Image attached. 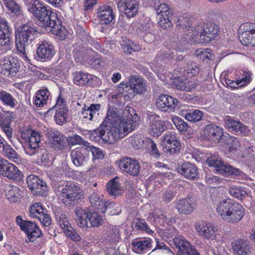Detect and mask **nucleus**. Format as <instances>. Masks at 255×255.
I'll return each mask as SVG.
<instances>
[{
	"mask_svg": "<svg viewBox=\"0 0 255 255\" xmlns=\"http://www.w3.org/2000/svg\"><path fill=\"white\" fill-rule=\"evenodd\" d=\"M162 146L164 152L167 154H174L179 151L181 145L179 141H175L174 142Z\"/></svg>",
	"mask_w": 255,
	"mask_h": 255,
	"instance_id": "obj_59",
	"label": "nucleus"
},
{
	"mask_svg": "<svg viewBox=\"0 0 255 255\" xmlns=\"http://www.w3.org/2000/svg\"><path fill=\"white\" fill-rule=\"evenodd\" d=\"M70 157L73 164L76 167L84 166L88 158L83 147H77L71 151Z\"/></svg>",
	"mask_w": 255,
	"mask_h": 255,
	"instance_id": "obj_30",
	"label": "nucleus"
},
{
	"mask_svg": "<svg viewBox=\"0 0 255 255\" xmlns=\"http://www.w3.org/2000/svg\"><path fill=\"white\" fill-rule=\"evenodd\" d=\"M122 48L125 53L130 54L132 52H138L141 50V47L129 40L122 44Z\"/></svg>",
	"mask_w": 255,
	"mask_h": 255,
	"instance_id": "obj_60",
	"label": "nucleus"
},
{
	"mask_svg": "<svg viewBox=\"0 0 255 255\" xmlns=\"http://www.w3.org/2000/svg\"><path fill=\"white\" fill-rule=\"evenodd\" d=\"M26 182L29 188L35 195L45 196L47 190L46 184L37 176L30 175L26 178Z\"/></svg>",
	"mask_w": 255,
	"mask_h": 255,
	"instance_id": "obj_16",
	"label": "nucleus"
},
{
	"mask_svg": "<svg viewBox=\"0 0 255 255\" xmlns=\"http://www.w3.org/2000/svg\"><path fill=\"white\" fill-rule=\"evenodd\" d=\"M97 14L99 20L103 24L110 23L115 18L112 7L108 5L99 6Z\"/></svg>",
	"mask_w": 255,
	"mask_h": 255,
	"instance_id": "obj_33",
	"label": "nucleus"
},
{
	"mask_svg": "<svg viewBox=\"0 0 255 255\" xmlns=\"http://www.w3.org/2000/svg\"><path fill=\"white\" fill-rule=\"evenodd\" d=\"M162 138L161 145L162 146L174 142L175 141H179L176 136L175 133L172 131L166 132L164 135L162 136Z\"/></svg>",
	"mask_w": 255,
	"mask_h": 255,
	"instance_id": "obj_61",
	"label": "nucleus"
},
{
	"mask_svg": "<svg viewBox=\"0 0 255 255\" xmlns=\"http://www.w3.org/2000/svg\"><path fill=\"white\" fill-rule=\"evenodd\" d=\"M101 109V105L91 104L90 106H85L82 109L81 116L84 119L92 121L94 118H97Z\"/></svg>",
	"mask_w": 255,
	"mask_h": 255,
	"instance_id": "obj_40",
	"label": "nucleus"
},
{
	"mask_svg": "<svg viewBox=\"0 0 255 255\" xmlns=\"http://www.w3.org/2000/svg\"><path fill=\"white\" fill-rule=\"evenodd\" d=\"M252 80V73L250 72L242 71L238 77L237 81L239 87H241L249 84Z\"/></svg>",
	"mask_w": 255,
	"mask_h": 255,
	"instance_id": "obj_58",
	"label": "nucleus"
},
{
	"mask_svg": "<svg viewBox=\"0 0 255 255\" xmlns=\"http://www.w3.org/2000/svg\"><path fill=\"white\" fill-rule=\"evenodd\" d=\"M105 241L114 243L118 242L120 239L119 231L117 228L109 227L106 230Z\"/></svg>",
	"mask_w": 255,
	"mask_h": 255,
	"instance_id": "obj_49",
	"label": "nucleus"
},
{
	"mask_svg": "<svg viewBox=\"0 0 255 255\" xmlns=\"http://www.w3.org/2000/svg\"><path fill=\"white\" fill-rule=\"evenodd\" d=\"M72 76L73 83L81 87L91 84L92 81L97 78L95 76L82 70L74 72Z\"/></svg>",
	"mask_w": 255,
	"mask_h": 255,
	"instance_id": "obj_29",
	"label": "nucleus"
},
{
	"mask_svg": "<svg viewBox=\"0 0 255 255\" xmlns=\"http://www.w3.org/2000/svg\"><path fill=\"white\" fill-rule=\"evenodd\" d=\"M135 227L137 230H139L145 232L148 234H152L153 232L150 228L146 222L141 219H137L135 222Z\"/></svg>",
	"mask_w": 255,
	"mask_h": 255,
	"instance_id": "obj_64",
	"label": "nucleus"
},
{
	"mask_svg": "<svg viewBox=\"0 0 255 255\" xmlns=\"http://www.w3.org/2000/svg\"><path fill=\"white\" fill-rule=\"evenodd\" d=\"M166 128L165 122L161 121L159 116L155 114L151 115L148 125V130L151 135L158 137Z\"/></svg>",
	"mask_w": 255,
	"mask_h": 255,
	"instance_id": "obj_23",
	"label": "nucleus"
},
{
	"mask_svg": "<svg viewBox=\"0 0 255 255\" xmlns=\"http://www.w3.org/2000/svg\"><path fill=\"white\" fill-rule=\"evenodd\" d=\"M176 170L179 173L188 179L195 180L199 178L197 167L189 162H185L178 165Z\"/></svg>",
	"mask_w": 255,
	"mask_h": 255,
	"instance_id": "obj_25",
	"label": "nucleus"
},
{
	"mask_svg": "<svg viewBox=\"0 0 255 255\" xmlns=\"http://www.w3.org/2000/svg\"><path fill=\"white\" fill-rule=\"evenodd\" d=\"M153 218L154 222L159 226L164 227L165 223H167L170 219H169L165 216L162 211L160 210H154L151 214Z\"/></svg>",
	"mask_w": 255,
	"mask_h": 255,
	"instance_id": "obj_48",
	"label": "nucleus"
},
{
	"mask_svg": "<svg viewBox=\"0 0 255 255\" xmlns=\"http://www.w3.org/2000/svg\"><path fill=\"white\" fill-rule=\"evenodd\" d=\"M119 179L120 178L116 177L110 180L107 184V191L110 195L115 197L122 192L123 190Z\"/></svg>",
	"mask_w": 255,
	"mask_h": 255,
	"instance_id": "obj_41",
	"label": "nucleus"
},
{
	"mask_svg": "<svg viewBox=\"0 0 255 255\" xmlns=\"http://www.w3.org/2000/svg\"><path fill=\"white\" fill-rule=\"evenodd\" d=\"M54 119L57 124L62 125L66 121L68 110L66 107H60L56 109Z\"/></svg>",
	"mask_w": 255,
	"mask_h": 255,
	"instance_id": "obj_52",
	"label": "nucleus"
},
{
	"mask_svg": "<svg viewBox=\"0 0 255 255\" xmlns=\"http://www.w3.org/2000/svg\"><path fill=\"white\" fill-rule=\"evenodd\" d=\"M195 207L194 199L189 196L182 199H177L175 201V208L181 214L191 213Z\"/></svg>",
	"mask_w": 255,
	"mask_h": 255,
	"instance_id": "obj_24",
	"label": "nucleus"
},
{
	"mask_svg": "<svg viewBox=\"0 0 255 255\" xmlns=\"http://www.w3.org/2000/svg\"><path fill=\"white\" fill-rule=\"evenodd\" d=\"M178 25L183 29L188 28L186 39L191 42L208 43L212 41L219 34V26L214 22L206 23H200L197 25L190 26L191 21L188 17H179Z\"/></svg>",
	"mask_w": 255,
	"mask_h": 255,
	"instance_id": "obj_2",
	"label": "nucleus"
},
{
	"mask_svg": "<svg viewBox=\"0 0 255 255\" xmlns=\"http://www.w3.org/2000/svg\"><path fill=\"white\" fill-rule=\"evenodd\" d=\"M17 59L10 57L4 59L0 67V72L6 76H14L19 70V65Z\"/></svg>",
	"mask_w": 255,
	"mask_h": 255,
	"instance_id": "obj_21",
	"label": "nucleus"
},
{
	"mask_svg": "<svg viewBox=\"0 0 255 255\" xmlns=\"http://www.w3.org/2000/svg\"><path fill=\"white\" fill-rule=\"evenodd\" d=\"M216 211L223 220L230 223H238L245 214V208L231 199H224L220 202L217 205Z\"/></svg>",
	"mask_w": 255,
	"mask_h": 255,
	"instance_id": "obj_4",
	"label": "nucleus"
},
{
	"mask_svg": "<svg viewBox=\"0 0 255 255\" xmlns=\"http://www.w3.org/2000/svg\"><path fill=\"white\" fill-rule=\"evenodd\" d=\"M223 133V128L214 124L208 125L203 130V136L205 139L213 141H219Z\"/></svg>",
	"mask_w": 255,
	"mask_h": 255,
	"instance_id": "obj_28",
	"label": "nucleus"
},
{
	"mask_svg": "<svg viewBox=\"0 0 255 255\" xmlns=\"http://www.w3.org/2000/svg\"><path fill=\"white\" fill-rule=\"evenodd\" d=\"M157 2H155V4L157 3V5H155L154 6L155 8V10H156L157 14L159 16H171L172 12L171 9L170 8L168 5L166 4L165 3H160V1L158 0H156Z\"/></svg>",
	"mask_w": 255,
	"mask_h": 255,
	"instance_id": "obj_50",
	"label": "nucleus"
},
{
	"mask_svg": "<svg viewBox=\"0 0 255 255\" xmlns=\"http://www.w3.org/2000/svg\"><path fill=\"white\" fill-rule=\"evenodd\" d=\"M223 146L229 151H232L240 147V143L237 137L230 135L225 136L223 138Z\"/></svg>",
	"mask_w": 255,
	"mask_h": 255,
	"instance_id": "obj_44",
	"label": "nucleus"
},
{
	"mask_svg": "<svg viewBox=\"0 0 255 255\" xmlns=\"http://www.w3.org/2000/svg\"><path fill=\"white\" fill-rule=\"evenodd\" d=\"M200 70V67L197 63L191 62L187 64L186 69L182 71H180V73H183L180 75H182L184 77H192L198 75Z\"/></svg>",
	"mask_w": 255,
	"mask_h": 255,
	"instance_id": "obj_47",
	"label": "nucleus"
},
{
	"mask_svg": "<svg viewBox=\"0 0 255 255\" xmlns=\"http://www.w3.org/2000/svg\"><path fill=\"white\" fill-rule=\"evenodd\" d=\"M106 126L102 124L97 129L91 131L90 138L91 140L99 141L102 139L105 142L114 143L120 139V135L117 132H113L112 130L106 129Z\"/></svg>",
	"mask_w": 255,
	"mask_h": 255,
	"instance_id": "obj_10",
	"label": "nucleus"
},
{
	"mask_svg": "<svg viewBox=\"0 0 255 255\" xmlns=\"http://www.w3.org/2000/svg\"><path fill=\"white\" fill-rule=\"evenodd\" d=\"M4 194L6 198L11 203L19 202L22 196L21 190L18 187L11 184L5 186Z\"/></svg>",
	"mask_w": 255,
	"mask_h": 255,
	"instance_id": "obj_32",
	"label": "nucleus"
},
{
	"mask_svg": "<svg viewBox=\"0 0 255 255\" xmlns=\"http://www.w3.org/2000/svg\"><path fill=\"white\" fill-rule=\"evenodd\" d=\"M12 29L9 26L4 18L0 17V47L3 46L5 49H9L11 41L9 35Z\"/></svg>",
	"mask_w": 255,
	"mask_h": 255,
	"instance_id": "obj_20",
	"label": "nucleus"
},
{
	"mask_svg": "<svg viewBox=\"0 0 255 255\" xmlns=\"http://www.w3.org/2000/svg\"><path fill=\"white\" fill-rule=\"evenodd\" d=\"M16 221L20 229L27 235V242H33L42 235L40 229L35 223L23 220L20 216H17Z\"/></svg>",
	"mask_w": 255,
	"mask_h": 255,
	"instance_id": "obj_11",
	"label": "nucleus"
},
{
	"mask_svg": "<svg viewBox=\"0 0 255 255\" xmlns=\"http://www.w3.org/2000/svg\"><path fill=\"white\" fill-rule=\"evenodd\" d=\"M241 43L245 46H255V33L252 34H242L240 36Z\"/></svg>",
	"mask_w": 255,
	"mask_h": 255,
	"instance_id": "obj_57",
	"label": "nucleus"
},
{
	"mask_svg": "<svg viewBox=\"0 0 255 255\" xmlns=\"http://www.w3.org/2000/svg\"><path fill=\"white\" fill-rule=\"evenodd\" d=\"M225 123L227 127L237 134L246 135L250 131L249 128L239 121L230 119L226 120Z\"/></svg>",
	"mask_w": 255,
	"mask_h": 255,
	"instance_id": "obj_34",
	"label": "nucleus"
},
{
	"mask_svg": "<svg viewBox=\"0 0 255 255\" xmlns=\"http://www.w3.org/2000/svg\"><path fill=\"white\" fill-rule=\"evenodd\" d=\"M117 164L121 170L130 175L135 176L139 173V163L134 158L123 157L117 161Z\"/></svg>",
	"mask_w": 255,
	"mask_h": 255,
	"instance_id": "obj_12",
	"label": "nucleus"
},
{
	"mask_svg": "<svg viewBox=\"0 0 255 255\" xmlns=\"http://www.w3.org/2000/svg\"><path fill=\"white\" fill-rule=\"evenodd\" d=\"M84 59L95 69H100L105 65V62L101 56L91 49L86 50Z\"/></svg>",
	"mask_w": 255,
	"mask_h": 255,
	"instance_id": "obj_31",
	"label": "nucleus"
},
{
	"mask_svg": "<svg viewBox=\"0 0 255 255\" xmlns=\"http://www.w3.org/2000/svg\"><path fill=\"white\" fill-rule=\"evenodd\" d=\"M206 163L210 166L215 167L217 172L222 175L241 176L243 173L239 168L225 163L223 160L215 156L209 157L206 160Z\"/></svg>",
	"mask_w": 255,
	"mask_h": 255,
	"instance_id": "obj_9",
	"label": "nucleus"
},
{
	"mask_svg": "<svg viewBox=\"0 0 255 255\" xmlns=\"http://www.w3.org/2000/svg\"><path fill=\"white\" fill-rule=\"evenodd\" d=\"M152 244L153 241L149 238L136 239L131 243V248L133 252L143 254L152 250Z\"/></svg>",
	"mask_w": 255,
	"mask_h": 255,
	"instance_id": "obj_19",
	"label": "nucleus"
},
{
	"mask_svg": "<svg viewBox=\"0 0 255 255\" xmlns=\"http://www.w3.org/2000/svg\"><path fill=\"white\" fill-rule=\"evenodd\" d=\"M0 167V175L11 180L20 178L21 172L13 164L7 160L3 161Z\"/></svg>",
	"mask_w": 255,
	"mask_h": 255,
	"instance_id": "obj_22",
	"label": "nucleus"
},
{
	"mask_svg": "<svg viewBox=\"0 0 255 255\" xmlns=\"http://www.w3.org/2000/svg\"><path fill=\"white\" fill-rule=\"evenodd\" d=\"M13 119L14 116L12 112H3L0 114V126L11 142H12V129L10 126Z\"/></svg>",
	"mask_w": 255,
	"mask_h": 255,
	"instance_id": "obj_26",
	"label": "nucleus"
},
{
	"mask_svg": "<svg viewBox=\"0 0 255 255\" xmlns=\"http://www.w3.org/2000/svg\"><path fill=\"white\" fill-rule=\"evenodd\" d=\"M239 30L240 31L241 34H250L253 33H255V23H244L240 25Z\"/></svg>",
	"mask_w": 255,
	"mask_h": 255,
	"instance_id": "obj_62",
	"label": "nucleus"
},
{
	"mask_svg": "<svg viewBox=\"0 0 255 255\" xmlns=\"http://www.w3.org/2000/svg\"><path fill=\"white\" fill-rule=\"evenodd\" d=\"M232 247L236 255H247L252 250L249 242L244 240L235 241L232 244Z\"/></svg>",
	"mask_w": 255,
	"mask_h": 255,
	"instance_id": "obj_35",
	"label": "nucleus"
},
{
	"mask_svg": "<svg viewBox=\"0 0 255 255\" xmlns=\"http://www.w3.org/2000/svg\"><path fill=\"white\" fill-rule=\"evenodd\" d=\"M103 198V195L94 192L90 196L89 201L92 206L101 212L105 213L108 208L114 206L115 203L105 202Z\"/></svg>",
	"mask_w": 255,
	"mask_h": 255,
	"instance_id": "obj_27",
	"label": "nucleus"
},
{
	"mask_svg": "<svg viewBox=\"0 0 255 255\" xmlns=\"http://www.w3.org/2000/svg\"><path fill=\"white\" fill-rule=\"evenodd\" d=\"M50 96V92L47 89L38 91L34 100V104L37 107H43L47 103Z\"/></svg>",
	"mask_w": 255,
	"mask_h": 255,
	"instance_id": "obj_43",
	"label": "nucleus"
},
{
	"mask_svg": "<svg viewBox=\"0 0 255 255\" xmlns=\"http://www.w3.org/2000/svg\"><path fill=\"white\" fill-rule=\"evenodd\" d=\"M120 3L124 7L125 14L128 18L134 17L138 9L137 0H120Z\"/></svg>",
	"mask_w": 255,
	"mask_h": 255,
	"instance_id": "obj_36",
	"label": "nucleus"
},
{
	"mask_svg": "<svg viewBox=\"0 0 255 255\" xmlns=\"http://www.w3.org/2000/svg\"><path fill=\"white\" fill-rule=\"evenodd\" d=\"M83 196L82 190L73 184L66 185L61 190L59 198L65 205L74 204Z\"/></svg>",
	"mask_w": 255,
	"mask_h": 255,
	"instance_id": "obj_8",
	"label": "nucleus"
},
{
	"mask_svg": "<svg viewBox=\"0 0 255 255\" xmlns=\"http://www.w3.org/2000/svg\"><path fill=\"white\" fill-rule=\"evenodd\" d=\"M199 235L204 239L214 241L217 239L218 229L212 223L204 222L195 228Z\"/></svg>",
	"mask_w": 255,
	"mask_h": 255,
	"instance_id": "obj_15",
	"label": "nucleus"
},
{
	"mask_svg": "<svg viewBox=\"0 0 255 255\" xmlns=\"http://www.w3.org/2000/svg\"><path fill=\"white\" fill-rule=\"evenodd\" d=\"M138 120L137 115H132L129 109H125L123 111L110 107L103 124L106 126V129L109 128L113 132L119 133L121 138L135 129L138 125Z\"/></svg>",
	"mask_w": 255,
	"mask_h": 255,
	"instance_id": "obj_1",
	"label": "nucleus"
},
{
	"mask_svg": "<svg viewBox=\"0 0 255 255\" xmlns=\"http://www.w3.org/2000/svg\"><path fill=\"white\" fill-rule=\"evenodd\" d=\"M90 210L86 208H82L77 207L75 210L76 214V220L78 225L81 228H87L88 227L87 223L88 214Z\"/></svg>",
	"mask_w": 255,
	"mask_h": 255,
	"instance_id": "obj_39",
	"label": "nucleus"
},
{
	"mask_svg": "<svg viewBox=\"0 0 255 255\" xmlns=\"http://www.w3.org/2000/svg\"><path fill=\"white\" fill-rule=\"evenodd\" d=\"M173 242L177 249V255H201L196 248L182 236L175 237Z\"/></svg>",
	"mask_w": 255,
	"mask_h": 255,
	"instance_id": "obj_13",
	"label": "nucleus"
},
{
	"mask_svg": "<svg viewBox=\"0 0 255 255\" xmlns=\"http://www.w3.org/2000/svg\"><path fill=\"white\" fill-rule=\"evenodd\" d=\"M178 100L167 95L162 94L157 99L156 105L159 109L165 112H173L177 107Z\"/></svg>",
	"mask_w": 255,
	"mask_h": 255,
	"instance_id": "obj_17",
	"label": "nucleus"
},
{
	"mask_svg": "<svg viewBox=\"0 0 255 255\" xmlns=\"http://www.w3.org/2000/svg\"><path fill=\"white\" fill-rule=\"evenodd\" d=\"M37 34V31L35 27L24 25L22 27L18 35L15 36L16 48L25 60H29L26 54V47L31 44Z\"/></svg>",
	"mask_w": 255,
	"mask_h": 255,
	"instance_id": "obj_5",
	"label": "nucleus"
},
{
	"mask_svg": "<svg viewBox=\"0 0 255 255\" xmlns=\"http://www.w3.org/2000/svg\"><path fill=\"white\" fill-rule=\"evenodd\" d=\"M36 53L41 60H49L55 54L54 47L49 41L43 40L39 42Z\"/></svg>",
	"mask_w": 255,
	"mask_h": 255,
	"instance_id": "obj_18",
	"label": "nucleus"
},
{
	"mask_svg": "<svg viewBox=\"0 0 255 255\" xmlns=\"http://www.w3.org/2000/svg\"><path fill=\"white\" fill-rule=\"evenodd\" d=\"M180 115L185 119L193 123H196L202 120L203 113L199 110H189L188 111L182 110Z\"/></svg>",
	"mask_w": 255,
	"mask_h": 255,
	"instance_id": "obj_42",
	"label": "nucleus"
},
{
	"mask_svg": "<svg viewBox=\"0 0 255 255\" xmlns=\"http://www.w3.org/2000/svg\"><path fill=\"white\" fill-rule=\"evenodd\" d=\"M171 121L180 132H185L188 128V125L181 118L176 116L171 117Z\"/></svg>",
	"mask_w": 255,
	"mask_h": 255,
	"instance_id": "obj_56",
	"label": "nucleus"
},
{
	"mask_svg": "<svg viewBox=\"0 0 255 255\" xmlns=\"http://www.w3.org/2000/svg\"><path fill=\"white\" fill-rule=\"evenodd\" d=\"M88 219L89 221L91 227H98L102 224L103 219L102 217L99 215L97 212H92L90 210V213L88 214Z\"/></svg>",
	"mask_w": 255,
	"mask_h": 255,
	"instance_id": "obj_55",
	"label": "nucleus"
},
{
	"mask_svg": "<svg viewBox=\"0 0 255 255\" xmlns=\"http://www.w3.org/2000/svg\"><path fill=\"white\" fill-rule=\"evenodd\" d=\"M173 85L179 90L190 91L196 88L197 84L195 81L188 80L186 77L184 80L178 77L173 80Z\"/></svg>",
	"mask_w": 255,
	"mask_h": 255,
	"instance_id": "obj_38",
	"label": "nucleus"
},
{
	"mask_svg": "<svg viewBox=\"0 0 255 255\" xmlns=\"http://www.w3.org/2000/svg\"><path fill=\"white\" fill-rule=\"evenodd\" d=\"M147 138H143L141 134H136L130 137L129 140L134 148L139 149L145 146Z\"/></svg>",
	"mask_w": 255,
	"mask_h": 255,
	"instance_id": "obj_54",
	"label": "nucleus"
},
{
	"mask_svg": "<svg viewBox=\"0 0 255 255\" xmlns=\"http://www.w3.org/2000/svg\"><path fill=\"white\" fill-rule=\"evenodd\" d=\"M51 144L55 149L63 150L67 144V139L61 133L55 134L51 139Z\"/></svg>",
	"mask_w": 255,
	"mask_h": 255,
	"instance_id": "obj_45",
	"label": "nucleus"
},
{
	"mask_svg": "<svg viewBox=\"0 0 255 255\" xmlns=\"http://www.w3.org/2000/svg\"><path fill=\"white\" fill-rule=\"evenodd\" d=\"M128 86L127 84L121 83L118 88L119 91L124 95L127 96L125 93L128 92V91H132L136 94H142L147 90V85L145 81L140 76L136 75H131L129 79Z\"/></svg>",
	"mask_w": 255,
	"mask_h": 255,
	"instance_id": "obj_7",
	"label": "nucleus"
},
{
	"mask_svg": "<svg viewBox=\"0 0 255 255\" xmlns=\"http://www.w3.org/2000/svg\"><path fill=\"white\" fill-rule=\"evenodd\" d=\"M28 10L37 19L40 26L45 28H50L53 34L63 37L65 36V29L62 26V21L57 17L56 13L52 11V8L48 5L34 0L32 3Z\"/></svg>",
	"mask_w": 255,
	"mask_h": 255,
	"instance_id": "obj_3",
	"label": "nucleus"
},
{
	"mask_svg": "<svg viewBox=\"0 0 255 255\" xmlns=\"http://www.w3.org/2000/svg\"><path fill=\"white\" fill-rule=\"evenodd\" d=\"M30 215L32 218H37L45 226L51 224V218L47 211L45 210L40 203H33L29 209Z\"/></svg>",
	"mask_w": 255,
	"mask_h": 255,
	"instance_id": "obj_14",
	"label": "nucleus"
},
{
	"mask_svg": "<svg viewBox=\"0 0 255 255\" xmlns=\"http://www.w3.org/2000/svg\"><path fill=\"white\" fill-rule=\"evenodd\" d=\"M1 148H2L3 155L9 160L18 164H24L25 163V160L21 158L11 146L7 144L6 141L5 143H4V146H2Z\"/></svg>",
	"mask_w": 255,
	"mask_h": 255,
	"instance_id": "obj_37",
	"label": "nucleus"
},
{
	"mask_svg": "<svg viewBox=\"0 0 255 255\" xmlns=\"http://www.w3.org/2000/svg\"><path fill=\"white\" fill-rule=\"evenodd\" d=\"M229 192L231 196L241 200L248 195V192L244 188L235 186L230 187Z\"/></svg>",
	"mask_w": 255,
	"mask_h": 255,
	"instance_id": "obj_53",
	"label": "nucleus"
},
{
	"mask_svg": "<svg viewBox=\"0 0 255 255\" xmlns=\"http://www.w3.org/2000/svg\"><path fill=\"white\" fill-rule=\"evenodd\" d=\"M174 53L172 52L169 49H165L163 50L160 51L156 56L157 61H164L170 60L173 57Z\"/></svg>",
	"mask_w": 255,
	"mask_h": 255,
	"instance_id": "obj_63",
	"label": "nucleus"
},
{
	"mask_svg": "<svg viewBox=\"0 0 255 255\" xmlns=\"http://www.w3.org/2000/svg\"><path fill=\"white\" fill-rule=\"evenodd\" d=\"M40 135L37 131L33 130L28 138V143L24 148L26 154L30 156L36 155L37 160L42 163L47 162L48 159L47 151L39 148Z\"/></svg>",
	"mask_w": 255,
	"mask_h": 255,
	"instance_id": "obj_6",
	"label": "nucleus"
},
{
	"mask_svg": "<svg viewBox=\"0 0 255 255\" xmlns=\"http://www.w3.org/2000/svg\"><path fill=\"white\" fill-rule=\"evenodd\" d=\"M195 55L202 61H208L211 60L213 58V54L210 49L200 48L195 52Z\"/></svg>",
	"mask_w": 255,
	"mask_h": 255,
	"instance_id": "obj_51",
	"label": "nucleus"
},
{
	"mask_svg": "<svg viewBox=\"0 0 255 255\" xmlns=\"http://www.w3.org/2000/svg\"><path fill=\"white\" fill-rule=\"evenodd\" d=\"M0 101L3 105L13 108L17 104V101L9 93L4 91H0Z\"/></svg>",
	"mask_w": 255,
	"mask_h": 255,
	"instance_id": "obj_46",
	"label": "nucleus"
}]
</instances>
